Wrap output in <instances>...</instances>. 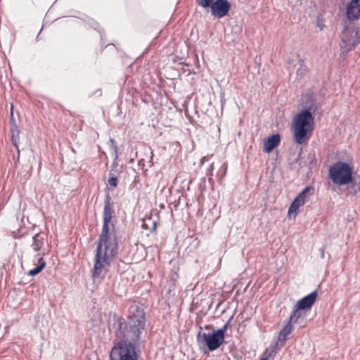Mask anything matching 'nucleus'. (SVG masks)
<instances>
[{"label":"nucleus","instance_id":"f257e3e1","mask_svg":"<svg viewBox=\"0 0 360 360\" xmlns=\"http://www.w3.org/2000/svg\"><path fill=\"white\" fill-rule=\"evenodd\" d=\"M110 200L108 194L104 202L103 227L98 236L92 270L94 278H98L103 269L108 268L118 255V238L115 226L111 223L115 211Z\"/></svg>","mask_w":360,"mask_h":360},{"label":"nucleus","instance_id":"f03ea898","mask_svg":"<svg viewBox=\"0 0 360 360\" xmlns=\"http://www.w3.org/2000/svg\"><path fill=\"white\" fill-rule=\"evenodd\" d=\"M145 326V314L143 310L138 307H131L128 321L122 319L115 321L112 328L120 341L136 343L140 339V335Z\"/></svg>","mask_w":360,"mask_h":360},{"label":"nucleus","instance_id":"7ed1b4c3","mask_svg":"<svg viewBox=\"0 0 360 360\" xmlns=\"http://www.w3.org/2000/svg\"><path fill=\"white\" fill-rule=\"evenodd\" d=\"M352 167L348 163L342 161L335 162L329 168V177L334 184L342 186L352 183L356 193L360 191V182H352Z\"/></svg>","mask_w":360,"mask_h":360},{"label":"nucleus","instance_id":"20e7f679","mask_svg":"<svg viewBox=\"0 0 360 360\" xmlns=\"http://www.w3.org/2000/svg\"><path fill=\"white\" fill-rule=\"evenodd\" d=\"M314 117L309 110H304L297 114L293 119L294 141L299 145L303 144L307 139V132L310 129V124L313 122Z\"/></svg>","mask_w":360,"mask_h":360},{"label":"nucleus","instance_id":"39448f33","mask_svg":"<svg viewBox=\"0 0 360 360\" xmlns=\"http://www.w3.org/2000/svg\"><path fill=\"white\" fill-rule=\"evenodd\" d=\"M46 243V234L44 233H38L32 237V243L31 247L33 250L37 252L39 265L28 272V275L34 276L37 275L46 266V262L43 259V256L46 254L44 251V245Z\"/></svg>","mask_w":360,"mask_h":360},{"label":"nucleus","instance_id":"423d86ee","mask_svg":"<svg viewBox=\"0 0 360 360\" xmlns=\"http://www.w3.org/2000/svg\"><path fill=\"white\" fill-rule=\"evenodd\" d=\"M111 360H137L134 346L131 342L120 341L110 352Z\"/></svg>","mask_w":360,"mask_h":360},{"label":"nucleus","instance_id":"0eeeda50","mask_svg":"<svg viewBox=\"0 0 360 360\" xmlns=\"http://www.w3.org/2000/svg\"><path fill=\"white\" fill-rule=\"evenodd\" d=\"M196 1L204 8L210 7L212 15L219 19L227 15L231 9V4L228 0H196Z\"/></svg>","mask_w":360,"mask_h":360},{"label":"nucleus","instance_id":"6e6552de","mask_svg":"<svg viewBox=\"0 0 360 360\" xmlns=\"http://www.w3.org/2000/svg\"><path fill=\"white\" fill-rule=\"evenodd\" d=\"M293 329V326L287 322L283 329L279 332L277 340L275 342L271 343L266 349V353L268 354L269 356H274L278 351L283 347L288 340V336L292 332Z\"/></svg>","mask_w":360,"mask_h":360},{"label":"nucleus","instance_id":"1a4fd4ad","mask_svg":"<svg viewBox=\"0 0 360 360\" xmlns=\"http://www.w3.org/2000/svg\"><path fill=\"white\" fill-rule=\"evenodd\" d=\"M198 342L205 345L210 351L218 349L224 342V339L213 330L211 333L198 332L197 335Z\"/></svg>","mask_w":360,"mask_h":360},{"label":"nucleus","instance_id":"9d476101","mask_svg":"<svg viewBox=\"0 0 360 360\" xmlns=\"http://www.w3.org/2000/svg\"><path fill=\"white\" fill-rule=\"evenodd\" d=\"M317 295V292L314 290L308 295L299 300L295 305L302 310L310 309L313 304L315 302Z\"/></svg>","mask_w":360,"mask_h":360},{"label":"nucleus","instance_id":"9b49d317","mask_svg":"<svg viewBox=\"0 0 360 360\" xmlns=\"http://www.w3.org/2000/svg\"><path fill=\"white\" fill-rule=\"evenodd\" d=\"M347 17L349 20L360 17V0H351L347 7Z\"/></svg>","mask_w":360,"mask_h":360},{"label":"nucleus","instance_id":"f8f14e48","mask_svg":"<svg viewBox=\"0 0 360 360\" xmlns=\"http://www.w3.org/2000/svg\"><path fill=\"white\" fill-rule=\"evenodd\" d=\"M280 142L281 136L278 134H274L264 139V152L269 153L274 148L279 145Z\"/></svg>","mask_w":360,"mask_h":360},{"label":"nucleus","instance_id":"ddd939ff","mask_svg":"<svg viewBox=\"0 0 360 360\" xmlns=\"http://www.w3.org/2000/svg\"><path fill=\"white\" fill-rule=\"evenodd\" d=\"M304 205V200H301L300 198L296 197L292 201V204L289 207L288 209V215L293 214L295 217L297 214L298 209Z\"/></svg>","mask_w":360,"mask_h":360},{"label":"nucleus","instance_id":"4468645a","mask_svg":"<svg viewBox=\"0 0 360 360\" xmlns=\"http://www.w3.org/2000/svg\"><path fill=\"white\" fill-rule=\"evenodd\" d=\"M301 310L302 309L298 308L297 306L295 305L288 322L292 324V326L294 323H297L298 322V320L303 316Z\"/></svg>","mask_w":360,"mask_h":360},{"label":"nucleus","instance_id":"2eb2a0df","mask_svg":"<svg viewBox=\"0 0 360 360\" xmlns=\"http://www.w3.org/2000/svg\"><path fill=\"white\" fill-rule=\"evenodd\" d=\"M314 188L311 186H308L304 188L297 195V197L300 198L301 200H304L305 203L307 202L310 197L314 194Z\"/></svg>","mask_w":360,"mask_h":360},{"label":"nucleus","instance_id":"dca6fc26","mask_svg":"<svg viewBox=\"0 0 360 360\" xmlns=\"http://www.w3.org/2000/svg\"><path fill=\"white\" fill-rule=\"evenodd\" d=\"M12 132V143L13 144L18 148V134H19V130L18 129L17 127H15L14 128L11 129Z\"/></svg>","mask_w":360,"mask_h":360},{"label":"nucleus","instance_id":"f3484780","mask_svg":"<svg viewBox=\"0 0 360 360\" xmlns=\"http://www.w3.org/2000/svg\"><path fill=\"white\" fill-rule=\"evenodd\" d=\"M306 70H307V68L304 65L303 60H300V66L297 70V75H301V76L304 75Z\"/></svg>","mask_w":360,"mask_h":360},{"label":"nucleus","instance_id":"a211bd4d","mask_svg":"<svg viewBox=\"0 0 360 360\" xmlns=\"http://www.w3.org/2000/svg\"><path fill=\"white\" fill-rule=\"evenodd\" d=\"M118 179L116 176H112L109 178L108 183L110 186L112 187H116L117 186Z\"/></svg>","mask_w":360,"mask_h":360},{"label":"nucleus","instance_id":"6ab92c4d","mask_svg":"<svg viewBox=\"0 0 360 360\" xmlns=\"http://www.w3.org/2000/svg\"><path fill=\"white\" fill-rule=\"evenodd\" d=\"M359 43H360V30H357L356 32V34H355V37H354L353 41L352 42V44L353 46H355Z\"/></svg>","mask_w":360,"mask_h":360},{"label":"nucleus","instance_id":"aec40b11","mask_svg":"<svg viewBox=\"0 0 360 360\" xmlns=\"http://www.w3.org/2000/svg\"><path fill=\"white\" fill-rule=\"evenodd\" d=\"M228 328L226 326L224 325L223 327L220 329L216 330L217 333L220 335L221 338H225V333L227 330Z\"/></svg>","mask_w":360,"mask_h":360},{"label":"nucleus","instance_id":"412c9836","mask_svg":"<svg viewBox=\"0 0 360 360\" xmlns=\"http://www.w3.org/2000/svg\"><path fill=\"white\" fill-rule=\"evenodd\" d=\"M11 122L12 123H13V128H14L15 126V121H14V118H13V105H11Z\"/></svg>","mask_w":360,"mask_h":360},{"label":"nucleus","instance_id":"4be33fe9","mask_svg":"<svg viewBox=\"0 0 360 360\" xmlns=\"http://www.w3.org/2000/svg\"><path fill=\"white\" fill-rule=\"evenodd\" d=\"M319 250H320L321 257L322 259H323L325 257V248L322 247L321 248H320Z\"/></svg>","mask_w":360,"mask_h":360},{"label":"nucleus","instance_id":"5701e85b","mask_svg":"<svg viewBox=\"0 0 360 360\" xmlns=\"http://www.w3.org/2000/svg\"><path fill=\"white\" fill-rule=\"evenodd\" d=\"M231 318L224 324L225 326H227V328H229V323L231 321Z\"/></svg>","mask_w":360,"mask_h":360},{"label":"nucleus","instance_id":"b1692460","mask_svg":"<svg viewBox=\"0 0 360 360\" xmlns=\"http://www.w3.org/2000/svg\"><path fill=\"white\" fill-rule=\"evenodd\" d=\"M210 171H212L213 169V164H211L210 166V169H209Z\"/></svg>","mask_w":360,"mask_h":360},{"label":"nucleus","instance_id":"393cba45","mask_svg":"<svg viewBox=\"0 0 360 360\" xmlns=\"http://www.w3.org/2000/svg\"><path fill=\"white\" fill-rule=\"evenodd\" d=\"M211 327H212V326H211L210 325H207V326H205V328H206V329H210V328H211Z\"/></svg>","mask_w":360,"mask_h":360},{"label":"nucleus","instance_id":"a878e982","mask_svg":"<svg viewBox=\"0 0 360 360\" xmlns=\"http://www.w3.org/2000/svg\"><path fill=\"white\" fill-rule=\"evenodd\" d=\"M114 149H115V152L117 153V146H115V147H114Z\"/></svg>","mask_w":360,"mask_h":360},{"label":"nucleus","instance_id":"bb28decb","mask_svg":"<svg viewBox=\"0 0 360 360\" xmlns=\"http://www.w3.org/2000/svg\"><path fill=\"white\" fill-rule=\"evenodd\" d=\"M206 158L205 157H203V158L202 159V162H204Z\"/></svg>","mask_w":360,"mask_h":360},{"label":"nucleus","instance_id":"cd10ccee","mask_svg":"<svg viewBox=\"0 0 360 360\" xmlns=\"http://www.w3.org/2000/svg\"><path fill=\"white\" fill-rule=\"evenodd\" d=\"M260 360H267V359L266 358H263V359H262Z\"/></svg>","mask_w":360,"mask_h":360}]
</instances>
